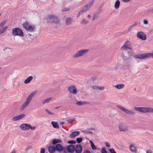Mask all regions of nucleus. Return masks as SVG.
<instances>
[{
	"instance_id": "60",
	"label": "nucleus",
	"mask_w": 153,
	"mask_h": 153,
	"mask_svg": "<svg viewBox=\"0 0 153 153\" xmlns=\"http://www.w3.org/2000/svg\"><path fill=\"white\" fill-rule=\"evenodd\" d=\"M1 14H0V16H1Z\"/></svg>"
},
{
	"instance_id": "34",
	"label": "nucleus",
	"mask_w": 153,
	"mask_h": 153,
	"mask_svg": "<svg viewBox=\"0 0 153 153\" xmlns=\"http://www.w3.org/2000/svg\"><path fill=\"white\" fill-rule=\"evenodd\" d=\"M76 104L79 106H82V105H84L86 104V102H82L81 101H78L76 102Z\"/></svg>"
},
{
	"instance_id": "11",
	"label": "nucleus",
	"mask_w": 153,
	"mask_h": 153,
	"mask_svg": "<svg viewBox=\"0 0 153 153\" xmlns=\"http://www.w3.org/2000/svg\"><path fill=\"white\" fill-rule=\"evenodd\" d=\"M30 124L28 123H23L21 124L20 127L23 130H28L29 129Z\"/></svg>"
},
{
	"instance_id": "41",
	"label": "nucleus",
	"mask_w": 153,
	"mask_h": 153,
	"mask_svg": "<svg viewBox=\"0 0 153 153\" xmlns=\"http://www.w3.org/2000/svg\"><path fill=\"white\" fill-rule=\"evenodd\" d=\"M76 143V142L74 140H70L68 142V143L69 144H74Z\"/></svg>"
},
{
	"instance_id": "5",
	"label": "nucleus",
	"mask_w": 153,
	"mask_h": 153,
	"mask_svg": "<svg viewBox=\"0 0 153 153\" xmlns=\"http://www.w3.org/2000/svg\"><path fill=\"white\" fill-rule=\"evenodd\" d=\"M12 33L14 36H24V34L22 30L19 28H15L13 29Z\"/></svg>"
},
{
	"instance_id": "46",
	"label": "nucleus",
	"mask_w": 153,
	"mask_h": 153,
	"mask_svg": "<svg viewBox=\"0 0 153 153\" xmlns=\"http://www.w3.org/2000/svg\"><path fill=\"white\" fill-rule=\"evenodd\" d=\"M45 149L42 148L41 149L40 153H45Z\"/></svg>"
},
{
	"instance_id": "10",
	"label": "nucleus",
	"mask_w": 153,
	"mask_h": 153,
	"mask_svg": "<svg viewBox=\"0 0 153 153\" xmlns=\"http://www.w3.org/2000/svg\"><path fill=\"white\" fill-rule=\"evenodd\" d=\"M68 91L72 94H76L77 92V89L75 86L74 85H71L68 88Z\"/></svg>"
},
{
	"instance_id": "42",
	"label": "nucleus",
	"mask_w": 153,
	"mask_h": 153,
	"mask_svg": "<svg viewBox=\"0 0 153 153\" xmlns=\"http://www.w3.org/2000/svg\"><path fill=\"white\" fill-rule=\"evenodd\" d=\"M75 118L67 120V122L68 123H71L72 122L74 121Z\"/></svg>"
},
{
	"instance_id": "49",
	"label": "nucleus",
	"mask_w": 153,
	"mask_h": 153,
	"mask_svg": "<svg viewBox=\"0 0 153 153\" xmlns=\"http://www.w3.org/2000/svg\"><path fill=\"white\" fill-rule=\"evenodd\" d=\"M146 153H152V152L151 150H149L146 151Z\"/></svg>"
},
{
	"instance_id": "17",
	"label": "nucleus",
	"mask_w": 153,
	"mask_h": 153,
	"mask_svg": "<svg viewBox=\"0 0 153 153\" xmlns=\"http://www.w3.org/2000/svg\"><path fill=\"white\" fill-rule=\"evenodd\" d=\"M56 149L58 152H61L62 151L63 149V146L60 144H57L55 146Z\"/></svg>"
},
{
	"instance_id": "6",
	"label": "nucleus",
	"mask_w": 153,
	"mask_h": 153,
	"mask_svg": "<svg viewBox=\"0 0 153 153\" xmlns=\"http://www.w3.org/2000/svg\"><path fill=\"white\" fill-rule=\"evenodd\" d=\"M88 51V49L80 50L74 54L73 57L74 58H77L81 57L86 54Z\"/></svg>"
},
{
	"instance_id": "22",
	"label": "nucleus",
	"mask_w": 153,
	"mask_h": 153,
	"mask_svg": "<svg viewBox=\"0 0 153 153\" xmlns=\"http://www.w3.org/2000/svg\"><path fill=\"white\" fill-rule=\"evenodd\" d=\"M53 127L55 128H59V125L58 123L56 122L52 121L51 123Z\"/></svg>"
},
{
	"instance_id": "40",
	"label": "nucleus",
	"mask_w": 153,
	"mask_h": 153,
	"mask_svg": "<svg viewBox=\"0 0 153 153\" xmlns=\"http://www.w3.org/2000/svg\"><path fill=\"white\" fill-rule=\"evenodd\" d=\"M70 8L68 7H64L62 9L63 11H67L70 10Z\"/></svg>"
},
{
	"instance_id": "15",
	"label": "nucleus",
	"mask_w": 153,
	"mask_h": 153,
	"mask_svg": "<svg viewBox=\"0 0 153 153\" xmlns=\"http://www.w3.org/2000/svg\"><path fill=\"white\" fill-rule=\"evenodd\" d=\"M75 151L76 153H81L82 151V147L80 144L77 145L75 147Z\"/></svg>"
},
{
	"instance_id": "35",
	"label": "nucleus",
	"mask_w": 153,
	"mask_h": 153,
	"mask_svg": "<svg viewBox=\"0 0 153 153\" xmlns=\"http://www.w3.org/2000/svg\"><path fill=\"white\" fill-rule=\"evenodd\" d=\"M93 88L94 89H99V90H102L104 89V87H98L96 86H93Z\"/></svg>"
},
{
	"instance_id": "48",
	"label": "nucleus",
	"mask_w": 153,
	"mask_h": 153,
	"mask_svg": "<svg viewBox=\"0 0 153 153\" xmlns=\"http://www.w3.org/2000/svg\"><path fill=\"white\" fill-rule=\"evenodd\" d=\"M143 23L144 24H145V25H147L148 23V22L146 20H144Z\"/></svg>"
},
{
	"instance_id": "9",
	"label": "nucleus",
	"mask_w": 153,
	"mask_h": 153,
	"mask_svg": "<svg viewBox=\"0 0 153 153\" xmlns=\"http://www.w3.org/2000/svg\"><path fill=\"white\" fill-rule=\"evenodd\" d=\"M6 22V21L5 20L0 24V35L4 33L7 28V26H5L3 27Z\"/></svg>"
},
{
	"instance_id": "43",
	"label": "nucleus",
	"mask_w": 153,
	"mask_h": 153,
	"mask_svg": "<svg viewBox=\"0 0 153 153\" xmlns=\"http://www.w3.org/2000/svg\"><path fill=\"white\" fill-rule=\"evenodd\" d=\"M147 11L148 13H153V8H152L148 10Z\"/></svg>"
},
{
	"instance_id": "13",
	"label": "nucleus",
	"mask_w": 153,
	"mask_h": 153,
	"mask_svg": "<svg viewBox=\"0 0 153 153\" xmlns=\"http://www.w3.org/2000/svg\"><path fill=\"white\" fill-rule=\"evenodd\" d=\"M75 147L73 145L71 144L67 147V150L69 152L72 153L75 151Z\"/></svg>"
},
{
	"instance_id": "33",
	"label": "nucleus",
	"mask_w": 153,
	"mask_h": 153,
	"mask_svg": "<svg viewBox=\"0 0 153 153\" xmlns=\"http://www.w3.org/2000/svg\"><path fill=\"white\" fill-rule=\"evenodd\" d=\"M94 2L93 1H91V2L89 3L88 5H87L86 6H85L84 7H86L85 9H87V10L88 9V8H89L90 7H91L93 4Z\"/></svg>"
},
{
	"instance_id": "1",
	"label": "nucleus",
	"mask_w": 153,
	"mask_h": 153,
	"mask_svg": "<svg viewBox=\"0 0 153 153\" xmlns=\"http://www.w3.org/2000/svg\"><path fill=\"white\" fill-rule=\"evenodd\" d=\"M35 94L36 92H33L28 96L25 102L21 106V110H23L25 108L29 105L33 97L35 95Z\"/></svg>"
},
{
	"instance_id": "28",
	"label": "nucleus",
	"mask_w": 153,
	"mask_h": 153,
	"mask_svg": "<svg viewBox=\"0 0 153 153\" xmlns=\"http://www.w3.org/2000/svg\"><path fill=\"white\" fill-rule=\"evenodd\" d=\"M120 2L119 0H117L115 3L114 7L116 9H118L119 7Z\"/></svg>"
},
{
	"instance_id": "24",
	"label": "nucleus",
	"mask_w": 153,
	"mask_h": 153,
	"mask_svg": "<svg viewBox=\"0 0 153 153\" xmlns=\"http://www.w3.org/2000/svg\"><path fill=\"white\" fill-rule=\"evenodd\" d=\"M86 7H84L82 9L81 11H80L79 13L78 14V17L80 15H82L83 13L84 12L86 11L87 10V9H85Z\"/></svg>"
},
{
	"instance_id": "4",
	"label": "nucleus",
	"mask_w": 153,
	"mask_h": 153,
	"mask_svg": "<svg viewBox=\"0 0 153 153\" xmlns=\"http://www.w3.org/2000/svg\"><path fill=\"white\" fill-rule=\"evenodd\" d=\"M134 57L136 58L139 59H144L150 57L153 58V53L135 55Z\"/></svg>"
},
{
	"instance_id": "32",
	"label": "nucleus",
	"mask_w": 153,
	"mask_h": 153,
	"mask_svg": "<svg viewBox=\"0 0 153 153\" xmlns=\"http://www.w3.org/2000/svg\"><path fill=\"white\" fill-rule=\"evenodd\" d=\"M94 2L93 1H91V2L89 3L88 5H87L86 6H85L84 7H86L85 9H87V10L88 9V8H89L90 7H91L93 4Z\"/></svg>"
},
{
	"instance_id": "52",
	"label": "nucleus",
	"mask_w": 153,
	"mask_h": 153,
	"mask_svg": "<svg viewBox=\"0 0 153 153\" xmlns=\"http://www.w3.org/2000/svg\"><path fill=\"white\" fill-rule=\"evenodd\" d=\"M86 133L87 134H92V132L90 131H88L86 132Z\"/></svg>"
},
{
	"instance_id": "8",
	"label": "nucleus",
	"mask_w": 153,
	"mask_h": 153,
	"mask_svg": "<svg viewBox=\"0 0 153 153\" xmlns=\"http://www.w3.org/2000/svg\"><path fill=\"white\" fill-rule=\"evenodd\" d=\"M47 20L48 22L56 23L58 22V18L54 16L50 15L47 17Z\"/></svg>"
},
{
	"instance_id": "58",
	"label": "nucleus",
	"mask_w": 153,
	"mask_h": 153,
	"mask_svg": "<svg viewBox=\"0 0 153 153\" xmlns=\"http://www.w3.org/2000/svg\"><path fill=\"white\" fill-rule=\"evenodd\" d=\"M95 19V17L94 16L93 18V20H94Z\"/></svg>"
},
{
	"instance_id": "30",
	"label": "nucleus",
	"mask_w": 153,
	"mask_h": 153,
	"mask_svg": "<svg viewBox=\"0 0 153 153\" xmlns=\"http://www.w3.org/2000/svg\"><path fill=\"white\" fill-rule=\"evenodd\" d=\"M90 143L91 145L92 148L93 150H96L97 149L96 146L94 145L92 141L90 140Z\"/></svg>"
},
{
	"instance_id": "61",
	"label": "nucleus",
	"mask_w": 153,
	"mask_h": 153,
	"mask_svg": "<svg viewBox=\"0 0 153 153\" xmlns=\"http://www.w3.org/2000/svg\"><path fill=\"white\" fill-rule=\"evenodd\" d=\"M130 0L131 1V0Z\"/></svg>"
},
{
	"instance_id": "7",
	"label": "nucleus",
	"mask_w": 153,
	"mask_h": 153,
	"mask_svg": "<svg viewBox=\"0 0 153 153\" xmlns=\"http://www.w3.org/2000/svg\"><path fill=\"white\" fill-rule=\"evenodd\" d=\"M117 107L127 114L130 115H134L135 114L134 112L123 107L121 106L117 105Z\"/></svg>"
},
{
	"instance_id": "27",
	"label": "nucleus",
	"mask_w": 153,
	"mask_h": 153,
	"mask_svg": "<svg viewBox=\"0 0 153 153\" xmlns=\"http://www.w3.org/2000/svg\"><path fill=\"white\" fill-rule=\"evenodd\" d=\"M130 149L131 151L133 152H135L136 149L135 146L132 144H131L129 146Z\"/></svg>"
},
{
	"instance_id": "59",
	"label": "nucleus",
	"mask_w": 153,
	"mask_h": 153,
	"mask_svg": "<svg viewBox=\"0 0 153 153\" xmlns=\"http://www.w3.org/2000/svg\"><path fill=\"white\" fill-rule=\"evenodd\" d=\"M30 36H31V35L30 34H28Z\"/></svg>"
},
{
	"instance_id": "53",
	"label": "nucleus",
	"mask_w": 153,
	"mask_h": 153,
	"mask_svg": "<svg viewBox=\"0 0 153 153\" xmlns=\"http://www.w3.org/2000/svg\"><path fill=\"white\" fill-rule=\"evenodd\" d=\"M65 124V122H61L60 123V124L61 125H62L64 124Z\"/></svg>"
},
{
	"instance_id": "31",
	"label": "nucleus",
	"mask_w": 153,
	"mask_h": 153,
	"mask_svg": "<svg viewBox=\"0 0 153 153\" xmlns=\"http://www.w3.org/2000/svg\"><path fill=\"white\" fill-rule=\"evenodd\" d=\"M94 2L93 1H91V2L89 3L88 5H87L86 6H85L84 7H86L85 9H87V10L88 9V8H89L90 7H91L93 4Z\"/></svg>"
},
{
	"instance_id": "47",
	"label": "nucleus",
	"mask_w": 153,
	"mask_h": 153,
	"mask_svg": "<svg viewBox=\"0 0 153 153\" xmlns=\"http://www.w3.org/2000/svg\"><path fill=\"white\" fill-rule=\"evenodd\" d=\"M83 153H91L90 151L87 150H84L83 152Z\"/></svg>"
},
{
	"instance_id": "50",
	"label": "nucleus",
	"mask_w": 153,
	"mask_h": 153,
	"mask_svg": "<svg viewBox=\"0 0 153 153\" xmlns=\"http://www.w3.org/2000/svg\"><path fill=\"white\" fill-rule=\"evenodd\" d=\"M105 146H106L107 147H110V145L109 144V143H106L105 144Z\"/></svg>"
},
{
	"instance_id": "38",
	"label": "nucleus",
	"mask_w": 153,
	"mask_h": 153,
	"mask_svg": "<svg viewBox=\"0 0 153 153\" xmlns=\"http://www.w3.org/2000/svg\"><path fill=\"white\" fill-rule=\"evenodd\" d=\"M88 22L86 19H83L82 21V23L83 24H86Z\"/></svg>"
},
{
	"instance_id": "18",
	"label": "nucleus",
	"mask_w": 153,
	"mask_h": 153,
	"mask_svg": "<svg viewBox=\"0 0 153 153\" xmlns=\"http://www.w3.org/2000/svg\"><path fill=\"white\" fill-rule=\"evenodd\" d=\"M25 115V114H22L13 117L12 119V120L15 121H17L19 120L22 119V118L24 117Z\"/></svg>"
},
{
	"instance_id": "23",
	"label": "nucleus",
	"mask_w": 153,
	"mask_h": 153,
	"mask_svg": "<svg viewBox=\"0 0 153 153\" xmlns=\"http://www.w3.org/2000/svg\"><path fill=\"white\" fill-rule=\"evenodd\" d=\"M61 142V141L59 139H54L52 141V144L54 145L57 143H59Z\"/></svg>"
},
{
	"instance_id": "54",
	"label": "nucleus",
	"mask_w": 153,
	"mask_h": 153,
	"mask_svg": "<svg viewBox=\"0 0 153 153\" xmlns=\"http://www.w3.org/2000/svg\"><path fill=\"white\" fill-rule=\"evenodd\" d=\"M60 107L59 106H58V107H56L55 108V109H57L59 108H60Z\"/></svg>"
},
{
	"instance_id": "44",
	"label": "nucleus",
	"mask_w": 153,
	"mask_h": 153,
	"mask_svg": "<svg viewBox=\"0 0 153 153\" xmlns=\"http://www.w3.org/2000/svg\"><path fill=\"white\" fill-rule=\"evenodd\" d=\"M45 111H46V112H47L49 114H50V115H53V114L51 112H50V111H49L48 109H46L45 110Z\"/></svg>"
},
{
	"instance_id": "2",
	"label": "nucleus",
	"mask_w": 153,
	"mask_h": 153,
	"mask_svg": "<svg viewBox=\"0 0 153 153\" xmlns=\"http://www.w3.org/2000/svg\"><path fill=\"white\" fill-rule=\"evenodd\" d=\"M134 109L136 111L143 113H153V108L147 107H135Z\"/></svg>"
},
{
	"instance_id": "26",
	"label": "nucleus",
	"mask_w": 153,
	"mask_h": 153,
	"mask_svg": "<svg viewBox=\"0 0 153 153\" xmlns=\"http://www.w3.org/2000/svg\"><path fill=\"white\" fill-rule=\"evenodd\" d=\"M114 87L118 89H122L124 87V85L123 84H119L114 86Z\"/></svg>"
},
{
	"instance_id": "3",
	"label": "nucleus",
	"mask_w": 153,
	"mask_h": 153,
	"mask_svg": "<svg viewBox=\"0 0 153 153\" xmlns=\"http://www.w3.org/2000/svg\"><path fill=\"white\" fill-rule=\"evenodd\" d=\"M23 27L25 29L30 32L33 31L35 28L34 25L27 22H25L23 24Z\"/></svg>"
},
{
	"instance_id": "12",
	"label": "nucleus",
	"mask_w": 153,
	"mask_h": 153,
	"mask_svg": "<svg viewBox=\"0 0 153 153\" xmlns=\"http://www.w3.org/2000/svg\"><path fill=\"white\" fill-rule=\"evenodd\" d=\"M118 127L120 131L126 132L128 131L127 127L123 124H120Z\"/></svg>"
},
{
	"instance_id": "29",
	"label": "nucleus",
	"mask_w": 153,
	"mask_h": 153,
	"mask_svg": "<svg viewBox=\"0 0 153 153\" xmlns=\"http://www.w3.org/2000/svg\"><path fill=\"white\" fill-rule=\"evenodd\" d=\"M52 98H49L44 100L42 102V104H44L45 103H48L52 100Z\"/></svg>"
},
{
	"instance_id": "20",
	"label": "nucleus",
	"mask_w": 153,
	"mask_h": 153,
	"mask_svg": "<svg viewBox=\"0 0 153 153\" xmlns=\"http://www.w3.org/2000/svg\"><path fill=\"white\" fill-rule=\"evenodd\" d=\"M129 43V41H126L124 44V45L121 48V49L123 50H126L128 49V44Z\"/></svg>"
},
{
	"instance_id": "16",
	"label": "nucleus",
	"mask_w": 153,
	"mask_h": 153,
	"mask_svg": "<svg viewBox=\"0 0 153 153\" xmlns=\"http://www.w3.org/2000/svg\"><path fill=\"white\" fill-rule=\"evenodd\" d=\"M80 132L79 131H73L70 134L69 137L70 138H73L78 136Z\"/></svg>"
},
{
	"instance_id": "55",
	"label": "nucleus",
	"mask_w": 153,
	"mask_h": 153,
	"mask_svg": "<svg viewBox=\"0 0 153 153\" xmlns=\"http://www.w3.org/2000/svg\"><path fill=\"white\" fill-rule=\"evenodd\" d=\"M16 152L15 150L13 151L11 153H16Z\"/></svg>"
},
{
	"instance_id": "56",
	"label": "nucleus",
	"mask_w": 153,
	"mask_h": 153,
	"mask_svg": "<svg viewBox=\"0 0 153 153\" xmlns=\"http://www.w3.org/2000/svg\"><path fill=\"white\" fill-rule=\"evenodd\" d=\"M91 16L89 15H88L87 16V17L88 18H90Z\"/></svg>"
},
{
	"instance_id": "19",
	"label": "nucleus",
	"mask_w": 153,
	"mask_h": 153,
	"mask_svg": "<svg viewBox=\"0 0 153 153\" xmlns=\"http://www.w3.org/2000/svg\"><path fill=\"white\" fill-rule=\"evenodd\" d=\"M55 147L53 146H50L48 148V151L49 152L53 153L55 151Z\"/></svg>"
},
{
	"instance_id": "45",
	"label": "nucleus",
	"mask_w": 153,
	"mask_h": 153,
	"mask_svg": "<svg viewBox=\"0 0 153 153\" xmlns=\"http://www.w3.org/2000/svg\"><path fill=\"white\" fill-rule=\"evenodd\" d=\"M29 126H30L29 127V129H30L32 130H34L36 129V127L35 126H32L30 124Z\"/></svg>"
},
{
	"instance_id": "57",
	"label": "nucleus",
	"mask_w": 153,
	"mask_h": 153,
	"mask_svg": "<svg viewBox=\"0 0 153 153\" xmlns=\"http://www.w3.org/2000/svg\"><path fill=\"white\" fill-rule=\"evenodd\" d=\"M128 49H129L131 50H132V48L131 47H128Z\"/></svg>"
},
{
	"instance_id": "14",
	"label": "nucleus",
	"mask_w": 153,
	"mask_h": 153,
	"mask_svg": "<svg viewBox=\"0 0 153 153\" xmlns=\"http://www.w3.org/2000/svg\"><path fill=\"white\" fill-rule=\"evenodd\" d=\"M137 36L138 38L143 40L146 39V35L142 32H140L138 33Z\"/></svg>"
},
{
	"instance_id": "36",
	"label": "nucleus",
	"mask_w": 153,
	"mask_h": 153,
	"mask_svg": "<svg viewBox=\"0 0 153 153\" xmlns=\"http://www.w3.org/2000/svg\"><path fill=\"white\" fill-rule=\"evenodd\" d=\"M137 24L135 23L134 24L130 26L129 27L128 29V31H130L131 30H132L133 28Z\"/></svg>"
},
{
	"instance_id": "37",
	"label": "nucleus",
	"mask_w": 153,
	"mask_h": 153,
	"mask_svg": "<svg viewBox=\"0 0 153 153\" xmlns=\"http://www.w3.org/2000/svg\"><path fill=\"white\" fill-rule=\"evenodd\" d=\"M76 140L78 143H79L82 141V137L78 138L76 139Z\"/></svg>"
},
{
	"instance_id": "21",
	"label": "nucleus",
	"mask_w": 153,
	"mask_h": 153,
	"mask_svg": "<svg viewBox=\"0 0 153 153\" xmlns=\"http://www.w3.org/2000/svg\"><path fill=\"white\" fill-rule=\"evenodd\" d=\"M33 77L32 76H30L28 77L25 81L24 83L26 84H27L30 82L33 79Z\"/></svg>"
},
{
	"instance_id": "51",
	"label": "nucleus",
	"mask_w": 153,
	"mask_h": 153,
	"mask_svg": "<svg viewBox=\"0 0 153 153\" xmlns=\"http://www.w3.org/2000/svg\"><path fill=\"white\" fill-rule=\"evenodd\" d=\"M123 1L124 2L126 3L129 2L130 1V0H123Z\"/></svg>"
},
{
	"instance_id": "39",
	"label": "nucleus",
	"mask_w": 153,
	"mask_h": 153,
	"mask_svg": "<svg viewBox=\"0 0 153 153\" xmlns=\"http://www.w3.org/2000/svg\"><path fill=\"white\" fill-rule=\"evenodd\" d=\"M101 153H108L106 149L105 148H102L101 150Z\"/></svg>"
},
{
	"instance_id": "25",
	"label": "nucleus",
	"mask_w": 153,
	"mask_h": 153,
	"mask_svg": "<svg viewBox=\"0 0 153 153\" xmlns=\"http://www.w3.org/2000/svg\"><path fill=\"white\" fill-rule=\"evenodd\" d=\"M72 19L70 17H69L66 19V24L67 25H69L72 22Z\"/></svg>"
}]
</instances>
